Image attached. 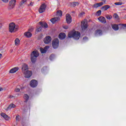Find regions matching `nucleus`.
<instances>
[{"label": "nucleus", "mask_w": 126, "mask_h": 126, "mask_svg": "<svg viewBox=\"0 0 126 126\" xmlns=\"http://www.w3.org/2000/svg\"><path fill=\"white\" fill-rule=\"evenodd\" d=\"M68 37L69 38H73L75 40H79V38H80V32L76 31H75L74 32H69Z\"/></svg>", "instance_id": "nucleus-1"}, {"label": "nucleus", "mask_w": 126, "mask_h": 126, "mask_svg": "<svg viewBox=\"0 0 126 126\" xmlns=\"http://www.w3.org/2000/svg\"><path fill=\"white\" fill-rule=\"evenodd\" d=\"M39 56V52L37 51H33L31 55V61L32 63H35L37 61V58Z\"/></svg>", "instance_id": "nucleus-2"}, {"label": "nucleus", "mask_w": 126, "mask_h": 126, "mask_svg": "<svg viewBox=\"0 0 126 126\" xmlns=\"http://www.w3.org/2000/svg\"><path fill=\"white\" fill-rule=\"evenodd\" d=\"M60 45V41L59 39L55 38L52 41V46L54 49H57L59 47V45Z\"/></svg>", "instance_id": "nucleus-3"}, {"label": "nucleus", "mask_w": 126, "mask_h": 126, "mask_svg": "<svg viewBox=\"0 0 126 126\" xmlns=\"http://www.w3.org/2000/svg\"><path fill=\"white\" fill-rule=\"evenodd\" d=\"M16 3V0H11L9 2V6L8 9L10 10L11 9H13L14 6H15V3Z\"/></svg>", "instance_id": "nucleus-4"}, {"label": "nucleus", "mask_w": 126, "mask_h": 126, "mask_svg": "<svg viewBox=\"0 0 126 126\" xmlns=\"http://www.w3.org/2000/svg\"><path fill=\"white\" fill-rule=\"evenodd\" d=\"M17 28L16 27L15 24L14 23H11L9 25V31L12 33V32H14V30H16Z\"/></svg>", "instance_id": "nucleus-5"}, {"label": "nucleus", "mask_w": 126, "mask_h": 126, "mask_svg": "<svg viewBox=\"0 0 126 126\" xmlns=\"http://www.w3.org/2000/svg\"><path fill=\"white\" fill-rule=\"evenodd\" d=\"M24 74H25V78H30L32 76V71L30 70L25 71L23 72Z\"/></svg>", "instance_id": "nucleus-6"}, {"label": "nucleus", "mask_w": 126, "mask_h": 126, "mask_svg": "<svg viewBox=\"0 0 126 126\" xmlns=\"http://www.w3.org/2000/svg\"><path fill=\"white\" fill-rule=\"evenodd\" d=\"M81 27L83 31H84V30L87 29V28H88V25H87V22L82 21L81 23Z\"/></svg>", "instance_id": "nucleus-7"}, {"label": "nucleus", "mask_w": 126, "mask_h": 126, "mask_svg": "<svg viewBox=\"0 0 126 126\" xmlns=\"http://www.w3.org/2000/svg\"><path fill=\"white\" fill-rule=\"evenodd\" d=\"M46 7H47V5H46V4L45 3L42 4L40 5L39 9L38 10L39 13H43V12H44L45 10H46Z\"/></svg>", "instance_id": "nucleus-8"}, {"label": "nucleus", "mask_w": 126, "mask_h": 126, "mask_svg": "<svg viewBox=\"0 0 126 126\" xmlns=\"http://www.w3.org/2000/svg\"><path fill=\"white\" fill-rule=\"evenodd\" d=\"M30 85L32 88H35V87H37L38 86V81L36 80H32L30 83Z\"/></svg>", "instance_id": "nucleus-9"}, {"label": "nucleus", "mask_w": 126, "mask_h": 126, "mask_svg": "<svg viewBox=\"0 0 126 126\" xmlns=\"http://www.w3.org/2000/svg\"><path fill=\"white\" fill-rule=\"evenodd\" d=\"M66 21L68 24H70L72 21L71 16H70L69 14H67L66 15Z\"/></svg>", "instance_id": "nucleus-10"}, {"label": "nucleus", "mask_w": 126, "mask_h": 126, "mask_svg": "<svg viewBox=\"0 0 126 126\" xmlns=\"http://www.w3.org/2000/svg\"><path fill=\"white\" fill-rule=\"evenodd\" d=\"M52 41V37L50 36H46L44 39L45 44H49Z\"/></svg>", "instance_id": "nucleus-11"}, {"label": "nucleus", "mask_w": 126, "mask_h": 126, "mask_svg": "<svg viewBox=\"0 0 126 126\" xmlns=\"http://www.w3.org/2000/svg\"><path fill=\"white\" fill-rule=\"evenodd\" d=\"M29 69V67H28V65L26 63H24L22 65V70L23 72L27 71Z\"/></svg>", "instance_id": "nucleus-12"}, {"label": "nucleus", "mask_w": 126, "mask_h": 126, "mask_svg": "<svg viewBox=\"0 0 126 126\" xmlns=\"http://www.w3.org/2000/svg\"><path fill=\"white\" fill-rule=\"evenodd\" d=\"M98 20L100 21L101 23H107V21L106 20V18L103 16H100L97 18Z\"/></svg>", "instance_id": "nucleus-13"}, {"label": "nucleus", "mask_w": 126, "mask_h": 126, "mask_svg": "<svg viewBox=\"0 0 126 126\" xmlns=\"http://www.w3.org/2000/svg\"><path fill=\"white\" fill-rule=\"evenodd\" d=\"M19 69V68L16 67L12 68L9 70V73H15L16 71H18Z\"/></svg>", "instance_id": "nucleus-14"}, {"label": "nucleus", "mask_w": 126, "mask_h": 126, "mask_svg": "<svg viewBox=\"0 0 126 126\" xmlns=\"http://www.w3.org/2000/svg\"><path fill=\"white\" fill-rule=\"evenodd\" d=\"M65 33L64 32H61L59 34V38L60 39V40H63V39H64L65 38Z\"/></svg>", "instance_id": "nucleus-15"}, {"label": "nucleus", "mask_w": 126, "mask_h": 126, "mask_svg": "<svg viewBox=\"0 0 126 126\" xmlns=\"http://www.w3.org/2000/svg\"><path fill=\"white\" fill-rule=\"evenodd\" d=\"M103 4L104 3H103V2H100L94 4V7H95V8H97V7H100V6H102V5H103Z\"/></svg>", "instance_id": "nucleus-16"}, {"label": "nucleus", "mask_w": 126, "mask_h": 126, "mask_svg": "<svg viewBox=\"0 0 126 126\" xmlns=\"http://www.w3.org/2000/svg\"><path fill=\"white\" fill-rule=\"evenodd\" d=\"M60 17H55L53 18L50 20V21L53 23V24L56 23L57 21H59L60 20Z\"/></svg>", "instance_id": "nucleus-17"}, {"label": "nucleus", "mask_w": 126, "mask_h": 126, "mask_svg": "<svg viewBox=\"0 0 126 126\" xmlns=\"http://www.w3.org/2000/svg\"><path fill=\"white\" fill-rule=\"evenodd\" d=\"M15 107H16V106L13 104V103H11L10 104H9V105L8 106V107H7V108L6 109V112H7V111H8V110H10V109H12L15 108Z\"/></svg>", "instance_id": "nucleus-18"}, {"label": "nucleus", "mask_w": 126, "mask_h": 126, "mask_svg": "<svg viewBox=\"0 0 126 126\" xmlns=\"http://www.w3.org/2000/svg\"><path fill=\"white\" fill-rule=\"evenodd\" d=\"M111 7V6L109 5H104L103 6L101 7L100 9H101V10H104V11H106V10H108V9H109V8H110Z\"/></svg>", "instance_id": "nucleus-19"}, {"label": "nucleus", "mask_w": 126, "mask_h": 126, "mask_svg": "<svg viewBox=\"0 0 126 126\" xmlns=\"http://www.w3.org/2000/svg\"><path fill=\"white\" fill-rule=\"evenodd\" d=\"M0 116H1L2 117V118H3L4 119L6 120V121H8L9 118H8V116H7V115L5 114L4 113H1L0 114Z\"/></svg>", "instance_id": "nucleus-20"}, {"label": "nucleus", "mask_w": 126, "mask_h": 126, "mask_svg": "<svg viewBox=\"0 0 126 126\" xmlns=\"http://www.w3.org/2000/svg\"><path fill=\"white\" fill-rule=\"evenodd\" d=\"M25 36L27 38H31L32 37V33L30 32H28L24 33Z\"/></svg>", "instance_id": "nucleus-21"}, {"label": "nucleus", "mask_w": 126, "mask_h": 126, "mask_svg": "<svg viewBox=\"0 0 126 126\" xmlns=\"http://www.w3.org/2000/svg\"><path fill=\"white\" fill-rule=\"evenodd\" d=\"M42 28H48V24L47 23H43L42 22H39Z\"/></svg>", "instance_id": "nucleus-22"}, {"label": "nucleus", "mask_w": 126, "mask_h": 126, "mask_svg": "<svg viewBox=\"0 0 126 126\" xmlns=\"http://www.w3.org/2000/svg\"><path fill=\"white\" fill-rule=\"evenodd\" d=\"M112 29L115 31H118L119 30V26L117 24L112 25Z\"/></svg>", "instance_id": "nucleus-23"}, {"label": "nucleus", "mask_w": 126, "mask_h": 126, "mask_svg": "<svg viewBox=\"0 0 126 126\" xmlns=\"http://www.w3.org/2000/svg\"><path fill=\"white\" fill-rule=\"evenodd\" d=\"M24 98L25 99V103H27V102H28V100H29V95L27 94H25L24 95Z\"/></svg>", "instance_id": "nucleus-24"}, {"label": "nucleus", "mask_w": 126, "mask_h": 126, "mask_svg": "<svg viewBox=\"0 0 126 126\" xmlns=\"http://www.w3.org/2000/svg\"><path fill=\"white\" fill-rule=\"evenodd\" d=\"M103 34V32H102V30H97L95 31V35H99L101 36Z\"/></svg>", "instance_id": "nucleus-25"}, {"label": "nucleus", "mask_w": 126, "mask_h": 126, "mask_svg": "<svg viewBox=\"0 0 126 126\" xmlns=\"http://www.w3.org/2000/svg\"><path fill=\"white\" fill-rule=\"evenodd\" d=\"M79 4L78 2H71V6L72 7H75V6H77Z\"/></svg>", "instance_id": "nucleus-26"}, {"label": "nucleus", "mask_w": 126, "mask_h": 126, "mask_svg": "<svg viewBox=\"0 0 126 126\" xmlns=\"http://www.w3.org/2000/svg\"><path fill=\"white\" fill-rule=\"evenodd\" d=\"M57 16L61 17V16H63V12L62 11V10H59L58 11H57Z\"/></svg>", "instance_id": "nucleus-27"}, {"label": "nucleus", "mask_w": 126, "mask_h": 126, "mask_svg": "<svg viewBox=\"0 0 126 126\" xmlns=\"http://www.w3.org/2000/svg\"><path fill=\"white\" fill-rule=\"evenodd\" d=\"M40 50L41 54H45L46 52H47V50L43 48H40Z\"/></svg>", "instance_id": "nucleus-28"}, {"label": "nucleus", "mask_w": 126, "mask_h": 126, "mask_svg": "<svg viewBox=\"0 0 126 126\" xmlns=\"http://www.w3.org/2000/svg\"><path fill=\"white\" fill-rule=\"evenodd\" d=\"M105 17H106V18H107V19H108L109 20H110V19H112V18H113V17L111 15H106Z\"/></svg>", "instance_id": "nucleus-29"}, {"label": "nucleus", "mask_w": 126, "mask_h": 126, "mask_svg": "<svg viewBox=\"0 0 126 126\" xmlns=\"http://www.w3.org/2000/svg\"><path fill=\"white\" fill-rule=\"evenodd\" d=\"M20 43V41H19V39L18 38H16L15 40V44L16 45V46H17V45H18Z\"/></svg>", "instance_id": "nucleus-30"}, {"label": "nucleus", "mask_w": 126, "mask_h": 126, "mask_svg": "<svg viewBox=\"0 0 126 126\" xmlns=\"http://www.w3.org/2000/svg\"><path fill=\"white\" fill-rule=\"evenodd\" d=\"M55 58V55L54 54H52L50 57H49V59H50V61H53V60H54Z\"/></svg>", "instance_id": "nucleus-31"}, {"label": "nucleus", "mask_w": 126, "mask_h": 126, "mask_svg": "<svg viewBox=\"0 0 126 126\" xmlns=\"http://www.w3.org/2000/svg\"><path fill=\"white\" fill-rule=\"evenodd\" d=\"M27 1V0H22L20 3V6H22V4H24V3L26 2Z\"/></svg>", "instance_id": "nucleus-32"}, {"label": "nucleus", "mask_w": 126, "mask_h": 126, "mask_svg": "<svg viewBox=\"0 0 126 126\" xmlns=\"http://www.w3.org/2000/svg\"><path fill=\"white\" fill-rule=\"evenodd\" d=\"M113 17L115 19H117V20H119V15H118V14H117V13H115L114 14Z\"/></svg>", "instance_id": "nucleus-33"}, {"label": "nucleus", "mask_w": 126, "mask_h": 126, "mask_svg": "<svg viewBox=\"0 0 126 126\" xmlns=\"http://www.w3.org/2000/svg\"><path fill=\"white\" fill-rule=\"evenodd\" d=\"M101 13H102V11H101V10H99L96 12V15H97L98 16H100Z\"/></svg>", "instance_id": "nucleus-34"}, {"label": "nucleus", "mask_w": 126, "mask_h": 126, "mask_svg": "<svg viewBox=\"0 0 126 126\" xmlns=\"http://www.w3.org/2000/svg\"><path fill=\"white\" fill-rule=\"evenodd\" d=\"M41 31H42V27H39L36 30V32H41Z\"/></svg>", "instance_id": "nucleus-35"}, {"label": "nucleus", "mask_w": 126, "mask_h": 126, "mask_svg": "<svg viewBox=\"0 0 126 126\" xmlns=\"http://www.w3.org/2000/svg\"><path fill=\"white\" fill-rule=\"evenodd\" d=\"M114 4H115V5H122V4H123V3L121 2H115Z\"/></svg>", "instance_id": "nucleus-36"}, {"label": "nucleus", "mask_w": 126, "mask_h": 126, "mask_svg": "<svg viewBox=\"0 0 126 126\" xmlns=\"http://www.w3.org/2000/svg\"><path fill=\"white\" fill-rule=\"evenodd\" d=\"M33 4H34V2H31L30 4L28 5V6H33Z\"/></svg>", "instance_id": "nucleus-37"}, {"label": "nucleus", "mask_w": 126, "mask_h": 126, "mask_svg": "<svg viewBox=\"0 0 126 126\" xmlns=\"http://www.w3.org/2000/svg\"><path fill=\"white\" fill-rule=\"evenodd\" d=\"M83 40H84V41H87V40H88V38L87 36H85L83 38Z\"/></svg>", "instance_id": "nucleus-38"}, {"label": "nucleus", "mask_w": 126, "mask_h": 126, "mask_svg": "<svg viewBox=\"0 0 126 126\" xmlns=\"http://www.w3.org/2000/svg\"><path fill=\"white\" fill-rule=\"evenodd\" d=\"M15 92H19L20 91V89L19 88H16L15 89Z\"/></svg>", "instance_id": "nucleus-39"}, {"label": "nucleus", "mask_w": 126, "mask_h": 126, "mask_svg": "<svg viewBox=\"0 0 126 126\" xmlns=\"http://www.w3.org/2000/svg\"><path fill=\"white\" fill-rule=\"evenodd\" d=\"M2 1H3V2H5V3H7V2H8V1L9 0H1Z\"/></svg>", "instance_id": "nucleus-40"}, {"label": "nucleus", "mask_w": 126, "mask_h": 126, "mask_svg": "<svg viewBox=\"0 0 126 126\" xmlns=\"http://www.w3.org/2000/svg\"><path fill=\"white\" fill-rule=\"evenodd\" d=\"M63 28L64 29L67 30V29H68V26H64L63 27Z\"/></svg>", "instance_id": "nucleus-41"}, {"label": "nucleus", "mask_w": 126, "mask_h": 126, "mask_svg": "<svg viewBox=\"0 0 126 126\" xmlns=\"http://www.w3.org/2000/svg\"><path fill=\"white\" fill-rule=\"evenodd\" d=\"M19 115H17L16 117V121H19Z\"/></svg>", "instance_id": "nucleus-42"}, {"label": "nucleus", "mask_w": 126, "mask_h": 126, "mask_svg": "<svg viewBox=\"0 0 126 126\" xmlns=\"http://www.w3.org/2000/svg\"><path fill=\"white\" fill-rule=\"evenodd\" d=\"M49 48H50V46H46L45 47L44 49H45V50H46V51H47V50H48V49H49Z\"/></svg>", "instance_id": "nucleus-43"}, {"label": "nucleus", "mask_w": 126, "mask_h": 126, "mask_svg": "<svg viewBox=\"0 0 126 126\" xmlns=\"http://www.w3.org/2000/svg\"><path fill=\"white\" fill-rule=\"evenodd\" d=\"M9 98H10V99L14 98V96L10 95L9 96Z\"/></svg>", "instance_id": "nucleus-44"}, {"label": "nucleus", "mask_w": 126, "mask_h": 126, "mask_svg": "<svg viewBox=\"0 0 126 126\" xmlns=\"http://www.w3.org/2000/svg\"><path fill=\"white\" fill-rule=\"evenodd\" d=\"M122 26H123L124 27H125L126 28V24H122Z\"/></svg>", "instance_id": "nucleus-45"}, {"label": "nucleus", "mask_w": 126, "mask_h": 126, "mask_svg": "<svg viewBox=\"0 0 126 126\" xmlns=\"http://www.w3.org/2000/svg\"><path fill=\"white\" fill-rule=\"evenodd\" d=\"M84 12H81V13H80V14L81 15H83V14H84Z\"/></svg>", "instance_id": "nucleus-46"}, {"label": "nucleus", "mask_w": 126, "mask_h": 126, "mask_svg": "<svg viewBox=\"0 0 126 126\" xmlns=\"http://www.w3.org/2000/svg\"><path fill=\"white\" fill-rule=\"evenodd\" d=\"M1 57H2V54L0 53V59H1Z\"/></svg>", "instance_id": "nucleus-47"}, {"label": "nucleus", "mask_w": 126, "mask_h": 126, "mask_svg": "<svg viewBox=\"0 0 126 126\" xmlns=\"http://www.w3.org/2000/svg\"><path fill=\"white\" fill-rule=\"evenodd\" d=\"M102 0L104 2V3H106V1H107V0Z\"/></svg>", "instance_id": "nucleus-48"}, {"label": "nucleus", "mask_w": 126, "mask_h": 126, "mask_svg": "<svg viewBox=\"0 0 126 126\" xmlns=\"http://www.w3.org/2000/svg\"><path fill=\"white\" fill-rule=\"evenodd\" d=\"M29 31L32 32V31H33V29H31L29 30Z\"/></svg>", "instance_id": "nucleus-49"}, {"label": "nucleus", "mask_w": 126, "mask_h": 126, "mask_svg": "<svg viewBox=\"0 0 126 126\" xmlns=\"http://www.w3.org/2000/svg\"><path fill=\"white\" fill-rule=\"evenodd\" d=\"M2 88H0V92L2 91Z\"/></svg>", "instance_id": "nucleus-50"}, {"label": "nucleus", "mask_w": 126, "mask_h": 126, "mask_svg": "<svg viewBox=\"0 0 126 126\" xmlns=\"http://www.w3.org/2000/svg\"><path fill=\"white\" fill-rule=\"evenodd\" d=\"M1 27H0V28Z\"/></svg>", "instance_id": "nucleus-51"}]
</instances>
